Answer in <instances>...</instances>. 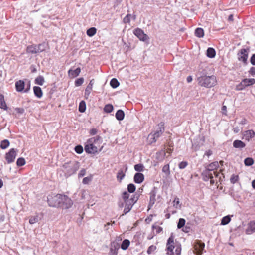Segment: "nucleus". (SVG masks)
Segmentation results:
<instances>
[{"label": "nucleus", "instance_id": "f257e3e1", "mask_svg": "<svg viewBox=\"0 0 255 255\" xmlns=\"http://www.w3.org/2000/svg\"><path fill=\"white\" fill-rule=\"evenodd\" d=\"M102 140L98 136L89 139L85 144V151L89 154H95L101 151L103 146H101Z\"/></svg>", "mask_w": 255, "mask_h": 255}, {"label": "nucleus", "instance_id": "f03ea898", "mask_svg": "<svg viewBox=\"0 0 255 255\" xmlns=\"http://www.w3.org/2000/svg\"><path fill=\"white\" fill-rule=\"evenodd\" d=\"M166 250L167 254L168 255H180L181 254V244L174 240V237L172 234L167 240Z\"/></svg>", "mask_w": 255, "mask_h": 255}, {"label": "nucleus", "instance_id": "7ed1b4c3", "mask_svg": "<svg viewBox=\"0 0 255 255\" xmlns=\"http://www.w3.org/2000/svg\"><path fill=\"white\" fill-rule=\"evenodd\" d=\"M122 199L123 200V203L120 204L119 207H125L124 212L125 214H127L130 211L133 205L137 201V199L135 198L134 196H131L130 197L129 194L127 191L123 193Z\"/></svg>", "mask_w": 255, "mask_h": 255}, {"label": "nucleus", "instance_id": "20e7f679", "mask_svg": "<svg viewBox=\"0 0 255 255\" xmlns=\"http://www.w3.org/2000/svg\"><path fill=\"white\" fill-rule=\"evenodd\" d=\"M200 86L207 88H210L215 86L217 84L216 78L214 76H202L198 79Z\"/></svg>", "mask_w": 255, "mask_h": 255}, {"label": "nucleus", "instance_id": "39448f33", "mask_svg": "<svg viewBox=\"0 0 255 255\" xmlns=\"http://www.w3.org/2000/svg\"><path fill=\"white\" fill-rule=\"evenodd\" d=\"M79 163L76 161H70L63 165V171L66 174L70 176L75 173L79 168Z\"/></svg>", "mask_w": 255, "mask_h": 255}, {"label": "nucleus", "instance_id": "423d86ee", "mask_svg": "<svg viewBox=\"0 0 255 255\" xmlns=\"http://www.w3.org/2000/svg\"><path fill=\"white\" fill-rule=\"evenodd\" d=\"M73 205V200L68 196L61 194L59 208L63 209L70 208Z\"/></svg>", "mask_w": 255, "mask_h": 255}, {"label": "nucleus", "instance_id": "0eeeda50", "mask_svg": "<svg viewBox=\"0 0 255 255\" xmlns=\"http://www.w3.org/2000/svg\"><path fill=\"white\" fill-rule=\"evenodd\" d=\"M45 50V46L44 44L38 45H33L29 46L27 48V53L31 54H36L44 51Z\"/></svg>", "mask_w": 255, "mask_h": 255}, {"label": "nucleus", "instance_id": "6e6552de", "mask_svg": "<svg viewBox=\"0 0 255 255\" xmlns=\"http://www.w3.org/2000/svg\"><path fill=\"white\" fill-rule=\"evenodd\" d=\"M61 196L60 194L49 196L47 200L48 205L51 207L59 208Z\"/></svg>", "mask_w": 255, "mask_h": 255}, {"label": "nucleus", "instance_id": "1a4fd4ad", "mask_svg": "<svg viewBox=\"0 0 255 255\" xmlns=\"http://www.w3.org/2000/svg\"><path fill=\"white\" fill-rule=\"evenodd\" d=\"M17 152L18 150L11 148L8 152L6 153L5 157L8 164L11 163L14 161L17 156Z\"/></svg>", "mask_w": 255, "mask_h": 255}, {"label": "nucleus", "instance_id": "9d476101", "mask_svg": "<svg viewBox=\"0 0 255 255\" xmlns=\"http://www.w3.org/2000/svg\"><path fill=\"white\" fill-rule=\"evenodd\" d=\"M30 84H28L26 88L25 89V83L21 80H18L15 83L16 90L19 92H27L30 89Z\"/></svg>", "mask_w": 255, "mask_h": 255}, {"label": "nucleus", "instance_id": "9b49d317", "mask_svg": "<svg viewBox=\"0 0 255 255\" xmlns=\"http://www.w3.org/2000/svg\"><path fill=\"white\" fill-rule=\"evenodd\" d=\"M205 247V244L201 241L196 240L194 243V252L197 255H201Z\"/></svg>", "mask_w": 255, "mask_h": 255}, {"label": "nucleus", "instance_id": "f8f14e48", "mask_svg": "<svg viewBox=\"0 0 255 255\" xmlns=\"http://www.w3.org/2000/svg\"><path fill=\"white\" fill-rule=\"evenodd\" d=\"M133 33L141 41H146L149 39L148 36L140 28L135 29L133 31Z\"/></svg>", "mask_w": 255, "mask_h": 255}, {"label": "nucleus", "instance_id": "ddd939ff", "mask_svg": "<svg viewBox=\"0 0 255 255\" xmlns=\"http://www.w3.org/2000/svg\"><path fill=\"white\" fill-rule=\"evenodd\" d=\"M248 57V51L247 49H242L238 53V59L240 61L246 63Z\"/></svg>", "mask_w": 255, "mask_h": 255}, {"label": "nucleus", "instance_id": "4468645a", "mask_svg": "<svg viewBox=\"0 0 255 255\" xmlns=\"http://www.w3.org/2000/svg\"><path fill=\"white\" fill-rule=\"evenodd\" d=\"M243 139L249 141L251 138L255 136V132L253 130H248L243 132Z\"/></svg>", "mask_w": 255, "mask_h": 255}, {"label": "nucleus", "instance_id": "2eb2a0df", "mask_svg": "<svg viewBox=\"0 0 255 255\" xmlns=\"http://www.w3.org/2000/svg\"><path fill=\"white\" fill-rule=\"evenodd\" d=\"M119 245L115 242L111 243L108 255H118Z\"/></svg>", "mask_w": 255, "mask_h": 255}, {"label": "nucleus", "instance_id": "dca6fc26", "mask_svg": "<svg viewBox=\"0 0 255 255\" xmlns=\"http://www.w3.org/2000/svg\"><path fill=\"white\" fill-rule=\"evenodd\" d=\"M219 167V163L218 162H214L210 164H209L207 169L209 170L210 171H214L215 170L217 169ZM213 173L214 174V176L215 177H218L219 175V173H217L216 171H213Z\"/></svg>", "mask_w": 255, "mask_h": 255}, {"label": "nucleus", "instance_id": "f3484780", "mask_svg": "<svg viewBox=\"0 0 255 255\" xmlns=\"http://www.w3.org/2000/svg\"><path fill=\"white\" fill-rule=\"evenodd\" d=\"M81 72V69L77 68L75 70H72L71 69L68 71V76L71 78H73L78 76Z\"/></svg>", "mask_w": 255, "mask_h": 255}, {"label": "nucleus", "instance_id": "a211bd4d", "mask_svg": "<svg viewBox=\"0 0 255 255\" xmlns=\"http://www.w3.org/2000/svg\"><path fill=\"white\" fill-rule=\"evenodd\" d=\"M144 179V177L143 174L141 173H137L134 176V181L136 183H142Z\"/></svg>", "mask_w": 255, "mask_h": 255}, {"label": "nucleus", "instance_id": "6ab92c4d", "mask_svg": "<svg viewBox=\"0 0 255 255\" xmlns=\"http://www.w3.org/2000/svg\"><path fill=\"white\" fill-rule=\"evenodd\" d=\"M245 87L252 86L255 84V79L254 78H245L242 80Z\"/></svg>", "mask_w": 255, "mask_h": 255}, {"label": "nucleus", "instance_id": "aec40b11", "mask_svg": "<svg viewBox=\"0 0 255 255\" xmlns=\"http://www.w3.org/2000/svg\"><path fill=\"white\" fill-rule=\"evenodd\" d=\"M33 91L35 95L38 98H40L43 96V92L40 87L38 86H34L33 87Z\"/></svg>", "mask_w": 255, "mask_h": 255}, {"label": "nucleus", "instance_id": "412c9836", "mask_svg": "<svg viewBox=\"0 0 255 255\" xmlns=\"http://www.w3.org/2000/svg\"><path fill=\"white\" fill-rule=\"evenodd\" d=\"M233 146L236 148H243L245 147V144L240 140H236L233 142Z\"/></svg>", "mask_w": 255, "mask_h": 255}, {"label": "nucleus", "instance_id": "4be33fe9", "mask_svg": "<svg viewBox=\"0 0 255 255\" xmlns=\"http://www.w3.org/2000/svg\"><path fill=\"white\" fill-rule=\"evenodd\" d=\"M252 232H255V221H251L249 223V228L247 229V234H251Z\"/></svg>", "mask_w": 255, "mask_h": 255}, {"label": "nucleus", "instance_id": "5701e85b", "mask_svg": "<svg viewBox=\"0 0 255 255\" xmlns=\"http://www.w3.org/2000/svg\"><path fill=\"white\" fill-rule=\"evenodd\" d=\"M202 174L205 176L204 180L207 181L209 178H213V173L207 169L203 172Z\"/></svg>", "mask_w": 255, "mask_h": 255}, {"label": "nucleus", "instance_id": "b1692460", "mask_svg": "<svg viewBox=\"0 0 255 255\" xmlns=\"http://www.w3.org/2000/svg\"><path fill=\"white\" fill-rule=\"evenodd\" d=\"M165 155H166V153H165V151L161 150L157 153L156 159L159 161H162L164 159Z\"/></svg>", "mask_w": 255, "mask_h": 255}, {"label": "nucleus", "instance_id": "393cba45", "mask_svg": "<svg viewBox=\"0 0 255 255\" xmlns=\"http://www.w3.org/2000/svg\"><path fill=\"white\" fill-rule=\"evenodd\" d=\"M0 108L4 110L7 109V106L4 101V96L0 93Z\"/></svg>", "mask_w": 255, "mask_h": 255}, {"label": "nucleus", "instance_id": "a878e982", "mask_svg": "<svg viewBox=\"0 0 255 255\" xmlns=\"http://www.w3.org/2000/svg\"><path fill=\"white\" fill-rule=\"evenodd\" d=\"M125 117V114L122 110H119L116 113V118L119 121L123 120Z\"/></svg>", "mask_w": 255, "mask_h": 255}, {"label": "nucleus", "instance_id": "bb28decb", "mask_svg": "<svg viewBox=\"0 0 255 255\" xmlns=\"http://www.w3.org/2000/svg\"><path fill=\"white\" fill-rule=\"evenodd\" d=\"M130 241L128 239H125L122 243L121 248L123 250H127L130 245Z\"/></svg>", "mask_w": 255, "mask_h": 255}, {"label": "nucleus", "instance_id": "cd10ccee", "mask_svg": "<svg viewBox=\"0 0 255 255\" xmlns=\"http://www.w3.org/2000/svg\"><path fill=\"white\" fill-rule=\"evenodd\" d=\"M207 56L211 58H214L215 56L216 52L213 48H208L206 53Z\"/></svg>", "mask_w": 255, "mask_h": 255}, {"label": "nucleus", "instance_id": "c85d7f7f", "mask_svg": "<svg viewBox=\"0 0 255 255\" xmlns=\"http://www.w3.org/2000/svg\"><path fill=\"white\" fill-rule=\"evenodd\" d=\"M195 34L198 37H203L204 35L203 29L201 28H197L195 30Z\"/></svg>", "mask_w": 255, "mask_h": 255}, {"label": "nucleus", "instance_id": "c756f323", "mask_svg": "<svg viewBox=\"0 0 255 255\" xmlns=\"http://www.w3.org/2000/svg\"><path fill=\"white\" fill-rule=\"evenodd\" d=\"M162 171L163 173H165V174L166 176L168 177L170 174L169 165V164L165 165L163 167Z\"/></svg>", "mask_w": 255, "mask_h": 255}, {"label": "nucleus", "instance_id": "7c9ffc66", "mask_svg": "<svg viewBox=\"0 0 255 255\" xmlns=\"http://www.w3.org/2000/svg\"><path fill=\"white\" fill-rule=\"evenodd\" d=\"M10 143L7 139H5L1 141L0 147L1 149H5L9 146Z\"/></svg>", "mask_w": 255, "mask_h": 255}, {"label": "nucleus", "instance_id": "2f4dec72", "mask_svg": "<svg viewBox=\"0 0 255 255\" xmlns=\"http://www.w3.org/2000/svg\"><path fill=\"white\" fill-rule=\"evenodd\" d=\"M44 82V79L42 76H38L35 80V84L39 85H43Z\"/></svg>", "mask_w": 255, "mask_h": 255}, {"label": "nucleus", "instance_id": "473e14b6", "mask_svg": "<svg viewBox=\"0 0 255 255\" xmlns=\"http://www.w3.org/2000/svg\"><path fill=\"white\" fill-rule=\"evenodd\" d=\"M125 176V173L124 172L123 170L121 169L119 170L117 173V178L119 182H121L122 179L124 178Z\"/></svg>", "mask_w": 255, "mask_h": 255}, {"label": "nucleus", "instance_id": "72a5a7b5", "mask_svg": "<svg viewBox=\"0 0 255 255\" xmlns=\"http://www.w3.org/2000/svg\"><path fill=\"white\" fill-rule=\"evenodd\" d=\"M113 109L114 108L113 105L109 104L105 106L104 108V111L107 113H110L113 111Z\"/></svg>", "mask_w": 255, "mask_h": 255}, {"label": "nucleus", "instance_id": "f704fd0d", "mask_svg": "<svg viewBox=\"0 0 255 255\" xmlns=\"http://www.w3.org/2000/svg\"><path fill=\"white\" fill-rule=\"evenodd\" d=\"M231 221V218L229 216H226L224 217L222 220L221 224L222 225H225L228 224Z\"/></svg>", "mask_w": 255, "mask_h": 255}, {"label": "nucleus", "instance_id": "c9c22d12", "mask_svg": "<svg viewBox=\"0 0 255 255\" xmlns=\"http://www.w3.org/2000/svg\"><path fill=\"white\" fill-rule=\"evenodd\" d=\"M97 30L95 27H91L87 30V34L90 36L92 37L94 36L96 33Z\"/></svg>", "mask_w": 255, "mask_h": 255}, {"label": "nucleus", "instance_id": "e433bc0d", "mask_svg": "<svg viewBox=\"0 0 255 255\" xmlns=\"http://www.w3.org/2000/svg\"><path fill=\"white\" fill-rule=\"evenodd\" d=\"M26 164L25 160L23 157L18 158L16 161V165L17 166H22Z\"/></svg>", "mask_w": 255, "mask_h": 255}, {"label": "nucleus", "instance_id": "4c0bfd02", "mask_svg": "<svg viewBox=\"0 0 255 255\" xmlns=\"http://www.w3.org/2000/svg\"><path fill=\"white\" fill-rule=\"evenodd\" d=\"M110 85L113 88H116L119 86V82L116 79L113 78L110 81Z\"/></svg>", "mask_w": 255, "mask_h": 255}, {"label": "nucleus", "instance_id": "58836bf2", "mask_svg": "<svg viewBox=\"0 0 255 255\" xmlns=\"http://www.w3.org/2000/svg\"><path fill=\"white\" fill-rule=\"evenodd\" d=\"M173 206L176 209H180L181 208V205L180 204L179 199L176 197L173 202Z\"/></svg>", "mask_w": 255, "mask_h": 255}, {"label": "nucleus", "instance_id": "ea45409f", "mask_svg": "<svg viewBox=\"0 0 255 255\" xmlns=\"http://www.w3.org/2000/svg\"><path fill=\"white\" fill-rule=\"evenodd\" d=\"M86 110V103L84 101H81L79 104V111L83 113Z\"/></svg>", "mask_w": 255, "mask_h": 255}, {"label": "nucleus", "instance_id": "a19ab883", "mask_svg": "<svg viewBox=\"0 0 255 255\" xmlns=\"http://www.w3.org/2000/svg\"><path fill=\"white\" fill-rule=\"evenodd\" d=\"M92 87H91V86H87L86 87V88L85 89V96L86 98H88L89 96L90 95L92 90Z\"/></svg>", "mask_w": 255, "mask_h": 255}, {"label": "nucleus", "instance_id": "79ce46f5", "mask_svg": "<svg viewBox=\"0 0 255 255\" xmlns=\"http://www.w3.org/2000/svg\"><path fill=\"white\" fill-rule=\"evenodd\" d=\"M144 166L142 164H138L134 165V169L137 171H143L144 170Z\"/></svg>", "mask_w": 255, "mask_h": 255}, {"label": "nucleus", "instance_id": "37998d69", "mask_svg": "<svg viewBox=\"0 0 255 255\" xmlns=\"http://www.w3.org/2000/svg\"><path fill=\"white\" fill-rule=\"evenodd\" d=\"M92 175H90V176H88L87 177H86L83 178L82 183L84 184H88L92 179Z\"/></svg>", "mask_w": 255, "mask_h": 255}, {"label": "nucleus", "instance_id": "c03bdc74", "mask_svg": "<svg viewBox=\"0 0 255 255\" xmlns=\"http://www.w3.org/2000/svg\"><path fill=\"white\" fill-rule=\"evenodd\" d=\"M244 163L246 166H251L254 163L253 159L251 158H247L244 160Z\"/></svg>", "mask_w": 255, "mask_h": 255}, {"label": "nucleus", "instance_id": "a18cd8bd", "mask_svg": "<svg viewBox=\"0 0 255 255\" xmlns=\"http://www.w3.org/2000/svg\"><path fill=\"white\" fill-rule=\"evenodd\" d=\"M38 221L37 216H32L30 218L29 222L30 224H34Z\"/></svg>", "mask_w": 255, "mask_h": 255}, {"label": "nucleus", "instance_id": "49530a36", "mask_svg": "<svg viewBox=\"0 0 255 255\" xmlns=\"http://www.w3.org/2000/svg\"><path fill=\"white\" fill-rule=\"evenodd\" d=\"M157 138H156V137L152 134H150L148 135V141L149 143L151 144L155 142Z\"/></svg>", "mask_w": 255, "mask_h": 255}, {"label": "nucleus", "instance_id": "de8ad7c7", "mask_svg": "<svg viewBox=\"0 0 255 255\" xmlns=\"http://www.w3.org/2000/svg\"><path fill=\"white\" fill-rule=\"evenodd\" d=\"M135 189V186L133 184H129L128 186V191L130 193H133Z\"/></svg>", "mask_w": 255, "mask_h": 255}, {"label": "nucleus", "instance_id": "09e8293b", "mask_svg": "<svg viewBox=\"0 0 255 255\" xmlns=\"http://www.w3.org/2000/svg\"><path fill=\"white\" fill-rule=\"evenodd\" d=\"M185 222L186 221H185V220L184 219L180 218L179 219V222H178V224H177L178 228L180 229L182 227H183L185 225Z\"/></svg>", "mask_w": 255, "mask_h": 255}, {"label": "nucleus", "instance_id": "8fccbe9b", "mask_svg": "<svg viewBox=\"0 0 255 255\" xmlns=\"http://www.w3.org/2000/svg\"><path fill=\"white\" fill-rule=\"evenodd\" d=\"M75 151L78 154H81L83 152V148L81 145H77L75 147Z\"/></svg>", "mask_w": 255, "mask_h": 255}, {"label": "nucleus", "instance_id": "3c124183", "mask_svg": "<svg viewBox=\"0 0 255 255\" xmlns=\"http://www.w3.org/2000/svg\"><path fill=\"white\" fill-rule=\"evenodd\" d=\"M84 82V79L83 78H80L77 79L75 82V85L76 86L78 87L81 86Z\"/></svg>", "mask_w": 255, "mask_h": 255}, {"label": "nucleus", "instance_id": "603ef678", "mask_svg": "<svg viewBox=\"0 0 255 255\" xmlns=\"http://www.w3.org/2000/svg\"><path fill=\"white\" fill-rule=\"evenodd\" d=\"M131 18V14H127L123 19V21L125 23H129L130 21V19Z\"/></svg>", "mask_w": 255, "mask_h": 255}, {"label": "nucleus", "instance_id": "864d4df0", "mask_svg": "<svg viewBox=\"0 0 255 255\" xmlns=\"http://www.w3.org/2000/svg\"><path fill=\"white\" fill-rule=\"evenodd\" d=\"M245 88V86H244V83H243V81H242L240 84L236 86V90L237 91H241L243 90Z\"/></svg>", "mask_w": 255, "mask_h": 255}, {"label": "nucleus", "instance_id": "5fc2aeb1", "mask_svg": "<svg viewBox=\"0 0 255 255\" xmlns=\"http://www.w3.org/2000/svg\"><path fill=\"white\" fill-rule=\"evenodd\" d=\"M156 247L155 246L151 245L148 248L147 252L148 254H150L153 252H154L156 250Z\"/></svg>", "mask_w": 255, "mask_h": 255}, {"label": "nucleus", "instance_id": "6e6d98bb", "mask_svg": "<svg viewBox=\"0 0 255 255\" xmlns=\"http://www.w3.org/2000/svg\"><path fill=\"white\" fill-rule=\"evenodd\" d=\"M238 179L239 177L238 175H233L230 178V181L232 183L234 184L238 181Z\"/></svg>", "mask_w": 255, "mask_h": 255}, {"label": "nucleus", "instance_id": "4d7b16f0", "mask_svg": "<svg viewBox=\"0 0 255 255\" xmlns=\"http://www.w3.org/2000/svg\"><path fill=\"white\" fill-rule=\"evenodd\" d=\"M188 165L186 161H182L179 164V168L181 169H184Z\"/></svg>", "mask_w": 255, "mask_h": 255}, {"label": "nucleus", "instance_id": "13d9d810", "mask_svg": "<svg viewBox=\"0 0 255 255\" xmlns=\"http://www.w3.org/2000/svg\"><path fill=\"white\" fill-rule=\"evenodd\" d=\"M163 131L161 128H160V130L159 131H157L156 132H155L154 134H152L156 138H158L162 134Z\"/></svg>", "mask_w": 255, "mask_h": 255}, {"label": "nucleus", "instance_id": "bf43d9fd", "mask_svg": "<svg viewBox=\"0 0 255 255\" xmlns=\"http://www.w3.org/2000/svg\"><path fill=\"white\" fill-rule=\"evenodd\" d=\"M86 173V170L85 169H81L79 174H78V177H83L84 175H85Z\"/></svg>", "mask_w": 255, "mask_h": 255}, {"label": "nucleus", "instance_id": "052dcab7", "mask_svg": "<svg viewBox=\"0 0 255 255\" xmlns=\"http://www.w3.org/2000/svg\"><path fill=\"white\" fill-rule=\"evenodd\" d=\"M249 72L250 74L252 75H255V67H251Z\"/></svg>", "mask_w": 255, "mask_h": 255}, {"label": "nucleus", "instance_id": "680f3d73", "mask_svg": "<svg viewBox=\"0 0 255 255\" xmlns=\"http://www.w3.org/2000/svg\"><path fill=\"white\" fill-rule=\"evenodd\" d=\"M15 111L18 113L22 114L23 113L24 110L21 108H17L15 109Z\"/></svg>", "mask_w": 255, "mask_h": 255}, {"label": "nucleus", "instance_id": "e2e57ef3", "mask_svg": "<svg viewBox=\"0 0 255 255\" xmlns=\"http://www.w3.org/2000/svg\"><path fill=\"white\" fill-rule=\"evenodd\" d=\"M251 63L252 65H255V54H253L251 58Z\"/></svg>", "mask_w": 255, "mask_h": 255}, {"label": "nucleus", "instance_id": "0e129e2a", "mask_svg": "<svg viewBox=\"0 0 255 255\" xmlns=\"http://www.w3.org/2000/svg\"><path fill=\"white\" fill-rule=\"evenodd\" d=\"M222 111L223 114H224V115H227V107L226 106H223L222 107Z\"/></svg>", "mask_w": 255, "mask_h": 255}, {"label": "nucleus", "instance_id": "69168bd1", "mask_svg": "<svg viewBox=\"0 0 255 255\" xmlns=\"http://www.w3.org/2000/svg\"><path fill=\"white\" fill-rule=\"evenodd\" d=\"M233 131L235 133H237L240 131V129L238 127H235L233 128Z\"/></svg>", "mask_w": 255, "mask_h": 255}, {"label": "nucleus", "instance_id": "338daca9", "mask_svg": "<svg viewBox=\"0 0 255 255\" xmlns=\"http://www.w3.org/2000/svg\"><path fill=\"white\" fill-rule=\"evenodd\" d=\"M192 81V77L191 76H189L187 78V81L188 83L191 82Z\"/></svg>", "mask_w": 255, "mask_h": 255}, {"label": "nucleus", "instance_id": "774afa93", "mask_svg": "<svg viewBox=\"0 0 255 255\" xmlns=\"http://www.w3.org/2000/svg\"><path fill=\"white\" fill-rule=\"evenodd\" d=\"M81 198L82 199H85V191H83L82 195H81Z\"/></svg>", "mask_w": 255, "mask_h": 255}]
</instances>
